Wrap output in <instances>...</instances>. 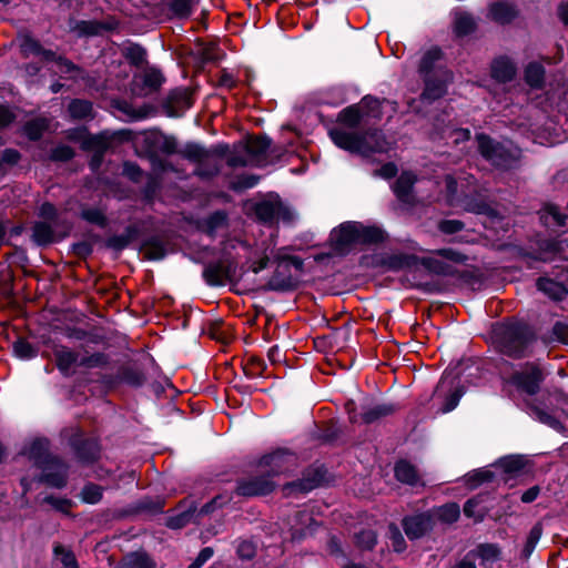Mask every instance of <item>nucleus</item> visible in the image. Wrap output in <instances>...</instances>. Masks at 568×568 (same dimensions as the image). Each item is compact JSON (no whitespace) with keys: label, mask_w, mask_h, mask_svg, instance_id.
Listing matches in <instances>:
<instances>
[{"label":"nucleus","mask_w":568,"mask_h":568,"mask_svg":"<svg viewBox=\"0 0 568 568\" xmlns=\"http://www.w3.org/2000/svg\"><path fill=\"white\" fill-rule=\"evenodd\" d=\"M254 213L257 220L271 227L268 239L264 242L265 247L262 256L257 263L251 266V270L255 273L263 270L270 260V253L273 252L275 246V229L274 226L280 222L284 224H291L296 220V213L282 201L278 194L268 193L264 195L254 204Z\"/></svg>","instance_id":"1"},{"label":"nucleus","mask_w":568,"mask_h":568,"mask_svg":"<svg viewBox=\"0 0 568 568\" xmlns=\"http://www.w3.org/2000/svg\"><path fill=\"white\" fill-rule=\"evenodd\" d=\"M385 237V232L381 227L349 221L334 229L329 241L336 253L346 254L358 244H377Z\"/></svg>","instance_id":"2"},{"label":"nucleus","mask_w":568,"mask_h":568,"mask_svg":"<svg viewBox=\"0 0 568 568\" xmlns=\"http://www.w3.org/2000/svg\"><path fill=\"white\" fill-rule=\"evenodd\" d=\"M24 455L42 469V480L49 486L62 488L67 484L68 465L49 452V440L34 439L24 450Z\"/></svg>","instance_id":"3"},{"label":"nucleus","mask_w":568,"mask_h":568,"mask_svg":"<svg viewBox=\"0 0 568 568\" xmlns=\"http://www.w3.org/2000/svg\"><path fill=\"white\" fill-rule=\"evenodd\" d=\"M332 141L341 149L366 154L368 152H386L389 143L378 130L367 131L363 135L347 132L343 129L329 131Z\"/></svg>","instance_id":"4"},{"label":"nucleus","mask_w":568,"mask_h":568,"mask_svg":"<svg viewBox=\"0 0 568 568\" xmlns=\"http://www.w3.org/2000/svg\"><path fill=\"white\" fill-rule=\"evenodd\" d=\"M478 151L491 165L500 170H509L516 166L520 151L510 142H498L485 134L476 136Z\"/></svg>","instance_id":"5"},{"label":"nucleus","mask_w":568,"mask_h":568,"mask_svg":"<svg viewBox=\"0 0 568 568\" xmlns=\"http://www.w3.org/2000/svg\"><path fill=\"white\" fill-rule=\"evenodd\" d=\"M227 146H217L206 150L200 144L189 143L178 152L185 159L197 163V174L210 178L216 174L222 164V159L226 155Z\"/></svg>","instance_id":"6"},{"label":"nucleus","mask_w":568,"mask_h":568,"mask_svg":"<svg viewBox=\"0 0 568 568\" xmlns=\"http://www.w3.org/2000/svg\"><path fill=\"white\" fill-rule=\"evenodd\" d=\"M534 343L531 331L521 325L508 326L503 331L500 349L513 357H521L529 353Z\"/></svg>","instance_id":"7"},{"label":"nucleus","mask_w":568,"mask_h":568,"mask_svg":"<svg viewBox=\"0 0 568 568\" xmlns=\"http://www.w3.org/2000/svg\"><path fill=\"white\" fill-rule=\"evenodd\" d=\"M62 436L68 440L75 456L82 463H92L99 457L100 446L94 438H84L83 432L78 427L65 428Z\"/></svg>","instance_id":"8"},{"label":"nucleus","mask_w":568,"mask_h":568,"mask_svg":"<svg viewBox=\"0 0 568 568\" xmlns=\"http://www.w3.org/2000/svg\"><path fill=\"white\" fill-rule=\"evenodd\" d=\"M436 256L425 257L422 263L429 271L440 275H452L454 273L453 266L448 262L464 263L466 256L452 248H442L435 252Z\"/></svg>","instance_id":"9"},{"label":"nucleus","mask_w":568,"mask_h":568,"mask_svg":"<svg viewBox=\"0 0 568 568\" xmlns=\"http://www.w3.org/2000/svg\"><path fill=\"white\" fill-rule=\"evenodd\" d=\"M542 373L535 364H527L519 371H516L508 382L519 390L534 395L539 390L542 382Z\"/></svg>","instance_id":"10"},{"label":"nucleus","mask_w":568,"mask_h":568,"mask_svg":"<svg viewBox=\"0 0 568 568\" xmlns=\"http://www.w3.org/2000/svg\"><path fill=\"white\" fill-rule=\"evenodd\" d=\"M445 184L447 202L450 205L460 204L464 210L476 214H493V209L484 201H475L467 195H465L463 199H459L457 195V181L453 176L447 175L445 179Z\"/></svg>","instance_id":"11"},{"label":"nucleus","mask_w":568,"mask_h":568,"mask_svg":"<svg viewBox=\"0 0 568 568\" xmlns=\"http://www.w3.org/2000/svg\"><path fill=\"white\" fill-rule=\"evenodd\" d=\"M463 393L456 382V378L449 375H444L435 392L434 397L437 399H443V413H448L453 410L459 403Z\"/></svg>","instance_id":"12"},{"label":"nucleus","mask_w":568,"mask_h":568,"mask_svg":"<svg viewBox=\"0 0 568 568\" xmlns=\"http://www.w3.org/2000/svg\"><path fill=\"white\" fill-rule=\"evenodd\" d=\"M236 265L230 261H219L205 266L203 277L212 286H222L236 278Z\"/></svg>","instance_id":"13"},{"label":"nucleus","mask_w":568,"mask_h":568,"mask_svg":"<svg viewBox=\"0 0 568 568\" xmlns=\"http://www.w3.org/2000/svg\"><path fill=\"white\" fill-rule=\"evenodd\" d=\"M101 379L110 387L122 383L131 386H140L144 383V375L136 365L125 364L119 367L116 374L105 373L102 375Z\"/></svg>","instance_id":"14"},{"label":"nucleus","mask_w":568,"mask_h":568,"mask_svg":"<svg viewBox=\"0 0 568 568\" xmlns=\"http://www.w3.org/2000/svg\"><path fill=\"white\" fill-rule=\"evenodd\" d=\"M364 108L371 109L372 112L378 111L379 102L376 99L366 97L362 100L361 104L344 109L338 115L339 122L348 128L357 126L364 115L368 114L363 111Z\"/></svg>","instance_id":"15"},{"label":"nucleus","mask_w":568,"mask_h":568,"mask_svg":"<svg viewBox=\"0 0 568 568\" xmlns=\"http://www.w3.org/2000/svg\"><path fill=\"white\" fill-rule=\"evenodd\" d=\"M193 104L191 91L178 88L170 92L163 108L169 116H181Z\"/></svg>","instance_id":"16"},{"label":"nucleus","mask_w":568,"mask_h":568,"mask_svg":"<svg viewBox=\"0 0 568 568\" xmlns=\"http://www.w3.org/2000/svg\"><path fill=\"white\" fill-rule=\"evenodd\" d=\"M52 354L54 356L58 369L65 376L74 373V367H79L80 353L67 347L64 345L54 344L52 346Z\"/></svg>","instance_id":"17"},{"label":"nucleus","mask_w":568,"mask_h":568,"mask_svg":"<svg viewBox=\"0 0 568 568\" xmlns=\"http://www.w3.org/2000/svg\"><path fill=\"white\" fill-rule=\"evenodd\" d=\"M110 143V139L105 134L88 135L84 138L82 146L93 152L90 161V168L93 171L100 168Z\"/></svg>","instance_id":"18"},{"label":"nucleus","mask_w":568,"mask_h":568,"mask_svg":"<svg viewBox=\"0 0 568 568\" xmlns=\"http://www.w3.org/2000/svg\"><path fill=\"white\" fill-rule=\"evenodd\" d=\"M39 216L45 220L55 230V235L61 240L65 237L71 229L70 223L67 219L58 212L54 205L51 203H43L40 206Z\"/></svg>","instance_id":"19"},{"label":"nucleus","mask_w":568,"mask_h":568,"mask_svg":"<svg viewBox=\"0 0 568 568\" xmlns=\"http://www.w3.org/2000/svg\"><path fill=\"white\" fill-rule=\"evenodd\" d=\"M180 511L172 515L166 520V526L171 529H181L191 523H200L197 509L193 503L186 500L181 501L179 505Z\"/></svg>","instance_id":"20"},{"label":"nucleus","mask_w":568,"mask_h":568,"mask_svg":"<svg viewBox=\"0 0 568 568\" xmlns=\"http://www.w3.org/2000/svg\"><path fill=\"white\" fill-rule=\"evenodd\" d=\"M433 525L432 517L428 514L406 517L403 520L405 534L409 539H417L430 530Z\"/></svg>","instance_id":"21"},{"label":"nucleus","mask_w":568,"mask_h":568,"mask_svg":"<svg viewBox=\"0 0 568 568\" xmlns=\"http://www.w3.org/2000/svg\"><path fill=\"white\" fill-rule=\"evenodd\" d=\"M145 143L155 153L173 154L178 153V143L173 136L159 131H152L145 136Z\"/></svg>","instance_id":"22"},{"label":"nucleus","mask_w":568,"mask_h":568,"mask_svg":"<svg viewBox=\"0 0 568 568\" xmlns=\"http://www.w3.org/2000/svg\"><path fill=\"white\" fill-rule=\"evenodd\" d=\"M517 14L515 6L504 1L491 3L488 10V17L499 24L510 23Z\"/></svg>","instance_id":"23"},{"label":"nucleus","mask_w":568,"mask_h":568,"mask_svg":"<svg viewBox=\"0 0 568 568\" xmlns=\"http://www.w3.org/2000/svg\"><path fill=\"white\" fill-rule=\"evenodd\" d=\"M270 140L251 135V168L266 166L268 164L267 150L270 149Z\"/></svg>","instance_id":"24"},{"label":"nucleus","mask_w":568,"mask_h":568,"mask_svg":"<svg viewBox=\"0 0 568 568\" xmlns=\"http://www.w3.org/2000/svg\"><path fill=\"white\" fill-rule=\"evenodd\" d=\"M45 62L51 63L50 70L61 77H67L69 79L82 77L83 71L78 65L62 57H58L55 53L54 58H50Z\"/></svg>","instance_id":"25"},{"label":"nucleus","mask_w":568,"mask_h":568,"mask_svg":"<svg viewBox=\"0 0 568 568\" xmlns=\"http://www.w3.org/2000/svg\"><path fill=\"white\" fill-rule=\"evenodd\" d=\"M415 175L410 172H404L399 175L394 184V192L399 201L403 203H412L413 195L412 189L415 183Z\"/></svg>","instance_id":"26"},{"label":"nucleus","mask_w":568,"mask_h":568,"mask_svg":"<svg viewBox=\"0 0 568 568\" xmlns=\"http://www.w3.org/2000/svg\"><path fill=\"white\" fill-rule=\"evenodd\" d=\"M32 239L39 245H48L60 239L55 235V230L45 220L36 222L32 227Z\"/></svg>","instance_id":"27"},{"label":"nucleus","mask_w":568,"mask_h":568,"mask_svg":"<svg viewBox=\"0 0 568 568\" xmlns=\"http://www.w3.org/2000/svg\"><path fill=\"white\" fill-rule=\"evenodd\" d=\"M516 65L508 58H498L491 65V75L499 82H508L516 74Z\"/></svg>","instance_id":"28"},{"label":"nucleus","mask_w":568,"mask_h":568,"mask_svg":"<svg viewBox=\"0 0 568 568\" xmlns=\"http://www.w3.org/2000/svg\"><path fill=\"white\" fill-rule=\"evenodd\" d=\"M248 161V135H244L239 145L226 156L227 165L237 169L244 168Z\"/></svg>","instance_id":"29"},{"label":"nucleus","mask_w":568,"mask_h":568,"mask_svg":"<svg viewBox=\"0 0 568 568\" xmlns=\"http://www.w3.org/2000/svg\"><path fill=\"white\" fill-rule=\"evenodd\" d=\"M537 287L544 294L552 300L561 301L568 294L564 284L548 277H541L537 281Z\"/></svg>","instance_id":"30"},{"label":"nucleus","mask_w":568,"mask_h":568,"mask_svg":"<svg viewBox=\"0 0 568 568\" xmlns=\"http://www.w3.org/2000/svg\"><path fill=\"white\" fill-rule=\"evenodd\" d=\"M323 480V474L320 469H312L307 473V477H304L297 483L288 484L285 489L291 491L307 493L317 487Z\"/></svg>","instance_id":"31"},{"label":"nucleus","mask_w":568,"mask_h":568,"mask_svg":"<svg viewBox=\"0 0 568 568\" xmlns=\"http://www.w3.org/2000/svg\"><path fill=\"white\" fill-rule=\"evenodd\" d=\"M196 48L205 62H215L223 57V50L213 41L197 40Z\"/></svg>","instance_id":"32"},{"label":"nucleus","mask_w":568,"mask_h":568,"mask_svg":"<svg viewBox=\"0 0 568 568\" xmlns=\"http://www.w3.org/2000/svg\"><path fill=\"white\" fill-rule=\"evenodd\" d=\"M396 478L408 485H416L419 481L418 474L413 465L405 460H400L395 466Z\"/></svg>","instance_id":"33"},{"label":"nucleus","mask_w":568,"mask_h":568,"mask_svg":"<svg viewBox=\"0 0 568 568\" xmlns=\"http://www.w3.org/2000/svg\"><path fill=\"white\" fill-rule=\"evenodd\" d=\"M484 497L477 496L469 499L464 506V514L475 521H481L488 511V507L484 504Z\"/></svg>","instance_id":"34"},{"label":"nucleus","mask_w":568,"mask_h":568,"mask_svg":"<svg viewBox=\"0 0 568 568\" xmlns=\"http://www.w3.org/2000/svg\"><path fill=\"white\" fill-rule=\"evenodd\" d=\"M109 364V356L104 353L97 352L89 354L88 352H84L83 354L80 353V361H79V367H84L88 369L92 368H104Z\"/></svg>","instance_id":"35"},{"label":"nucleus","mask_w":568,"mask_h":568,"mask_svg":"<svg viewBox=\"0 0 568 568\" xmlns=\"http://www.w3.org/2000/svg\"><path fill=\"white\" fill-rule=\"evenodd\" d=\"M21 51L26 55H37L41 60L47 61L50 58H54V52L44 50L38 41L32 38L26 37L21 42Z\"/></svg>","instance_id":"36"},{"label":"nucleus","mask_w":568,"mask_h":568,"mask_svg":"<svg viewBox=\"0 0 568 568\" xmlns=\"http://www.w3.org/2000/svg\"><path fill=\"white\" fill-rule=\"evenodd\" d=\"M141 79L144 85L145 94L158 91L164 82L163 74L154 68L146 69L143 72Z\"/></svg>","instance_id":"37"},{"label":"nucleus","mask_w":568,"mask_h":568,"mask_svg":"<svg viewBox=\"0 0 568 568\" xmlns=\"http://www.w3.org/2000/svg\"><path fill=\"white\" fill-rule=\"evenodd\" d=\"M540 219L547 226H565L567 215L561 213L556 205L548 204L544 207Z\"/></svg>","instance_id":"38"},{"label":"nucleus","mask_w":568,"mask_h":568,"mask_svg":"<svg viewBox=\"0 0 568 568\" xmlns=\"http://www.w3.org/2000/svg\"><path fill=\"white\" fill-rule=\"evenodd\" d=\"M264 462L266 465L273 467V471L275 474H280L287 470L285 465L293 464L295 462V456L290 453L277 452L272 454L271 456L265 457Z\"/></svg>","instance_id":"39"},{"label":"nucleus","mask_w":568,"mask_h":568,"mask_svg":"<svg viewBox=\"0 0 568 568\" xmlns=\"http://www.w3.org/2000/svg\"><path fill=\"white\" fill-rule=\"evenodd\" d=\"M68 111L71 118L75 120H87L92 118V104L85 100H72L69 104Z\"/></svg>","instance_id":"40"},{"label":"nucleus","mask_w":568,"mask_h":568,"mask_svg":"<svg viewBox=\"0 0 568 568\" xmlns=\"http://www.w3.org/2000/svg\"><path fill=\"white\" fill-rule=\"evenodd\" d=\"M454 26L455 32L458 36H466L474 31L476 24L474 18L469 13L457 11L455 12Z\"/></svg>","instance_id":"41"},{"label":"nucleus","mask_w":568,"mask_h":568,"mask_svg":"<svg viewBox=\"0 0 568 568\" xmlns=\"http://www.w3.org/2000/svg\"><path fill=\"white\" fill-rule=\"evenodd\" d=\"M545 69L538 62H531L526 67L525 80L532 88H539L544 82Z\"/></svg>","instance_id":"42"},{"label":"nucleus","mask_w":568,"mask_h":568,"mask_svg":"<svg viewBox=\"0 0 568 568\" xmlns=\"http://www.w3.org/2000/svg\"><path fill=\"white\" fill-rule=\"evenodd\" d=\"M473 554L475 557H479L481 559V564L485 565L487 562L491 564L498 560L500 557V549L494 544H481Z\"/></svg>","instance_id":"43"},{"label":"nucleus","mask_w":568,"mask_h":568,"mask_svg":"<svg viewBox=\"0 0 568 568\" xmlns=\"http://www.w3.org/2000/svg\"><path fill=\"white\" fill-rule=\"evenodd\" d=\"M442 58V51L438 48H432L426 51L420 60L419 71L424 77L430 75L435 63Z\"/></svg>","instance_id":"44"},{"label":"nucleus","mask_w":568,"mask_h":568,"mask_svg":"<svg viewBox=\"0 0 568 568\" xmlns=\"http://www.w3.org/2000/svg\"><path fill=\"white\" fill-rule=\"evenodd\" d=\"M135 235H136L135 229L132 226H129V227H126L124 233L109 237L108 246L112 247L114 250H118V251L123 250L134 240Z\"/></svg>","instance_id":"45"},{"label":"nucleus","mask_w":568,"mask_h":568,"mask_svg":"<svg viewBox=\"0 0 568 568\" xmlns=\"http://www.w3.org/2000/svg\"><path fill=\"white\" fill-rule=\"evenodd\" d=\"M425 78V90L423 92V98L426 100H436L440 98L445 91L446 85L443 81H434L430 75Z\"/></svg>","instance_id":"46"},{"label":"nucleus","mask_w":568,"mask_h":568,"mask_svg":"<svg viewBox=\"0 0 568 568\" xmlns=\"http://www.w3.org/2000/svg\"><path fill=\"white\" fill-rule=\"evenodd\" d=\"M166 7L176 18H187L192 13V0H168Z\"/></svg>","instance_id":"47"},{"label":"nucleus","mask_w":568,"mask_h":568,"mask_svg":"<svg viewBox=\"0 0 568 568\" xmlns=\"http://www.w3.org/2000/svg\"><path fill=\"white\" fill-rule=\"evenodd\" d=\"M435 514L439 520L452 524L459 518L460 509L457 504L450 503L439 507Z\"/></svg>","instance_id":"48"},{"label":"nucleus","mask_w":568,"mask_h":568,"mask_svg":"<svg viewBox=\"0 0 568 568\" xmlns=\"http://www.w3.org/2000/svg\"><path fill=\"white\" fill-rule=\"evenodd\" d=\"M442 138L452 141L453 144L458 145L462 142L469 140L470 132L467 129H456L453 126H446L442 131Z\"/></svg>","instance_id":"49"},{"label":"nucleus","mask_w":568,"mask_h":568,"mask_svg":"<svg viewBox=\"0 0 568 568\" xmlns=\"http://www.w3.org/2000/svg\"><path fill=\"white\" fill-rule=\"evenodd\" d=\"M53 552L60 559L62 568H79L73 552L64 548L61 544L54 545Z\"/></svg>","instance_id":"50"},{"label":"nucleus","mask_w":568,"mask_h":568,"mask_svg":"<svg viewBox=\"0 0 568 568\" xmlns=\"http://www.w3.org/2000/svg\"><path fill=\"white\" fill-rule=\"evenodd\" d=\"M81 217L87 222L101 227L106 225V217L103 211L98 207H83L81 210Z\"/></svg>","instance_id":"51"},{"label":"nucleus","mask_w":568,"mask_h":568,"mask_svg":"<svg viewBox=\"0 0 568 568\" xmlns=\"http://www.w3.org/2000/svg\"><path fill=\"white\" fill-rule=\"evenodd\" d=\"M230 500L231 498L227 495H217L197 510V516L200 519H202L204 516H207L214 513L216 509L222 508Z\"/></svg>","instance_id":"52"},{"label":"nucleus","mask_w":568,"mask_h":568,"mask_svg":"<svg viewBox=\"0 0 568 568\" xmlns=\"http://www.w3.org/2000/svg\"><path fill=\"white\" fill-rule=\"evenodd\" d=\"M393 410L394 407L392 405L379 404L365 410L363 414V420L365 423H372L383 416L389 415Z\"/></svg>","instance_id":"53"},{"label":"nucleus","mask_w":568,"mask_h":568,"mask_svg":"<svg viewBox=\"0 0 568 568\" xmlns=\"http://www.w3.org/2000/svg\"><path fill=\"white\" fill-rule=\"evenodd\" d=\"M131 568H154L151 558L145 554L133 552L124 557Z\"/></svg>","instance_id":"54"},{"label":"nucleus","mask_w":568,"mask_h":568,"mask_svg":"<svg viewBox=\"0 0 568 568\" xmlns=\"http://www.w3.org/2000/svg\"><path fill=\"white\" fill-rule=\"evenodd\" d=\"M144 253L151 260H161L165 255V248L160 241L152 239L144 244Z\"/></svg>","instance_id":"55"},{"label":"nucleus","mask_w":568,"mask_h":568,"mask_svg":"<svg viewBox=\"0 0 568 568\" xmlns=\"http://www.w3.org/2000/svg\"><path fill=\"white\" fill-rule=\"evenodd\" d=\"M45 129H47V123H45V120H43V119H36V120L29 121L24 126L26 134L31 140L40 139Z\"/></svg>","instance_id":"56"},{"label":"nucleus","mask_w":568,"mask_h":568,"mask_svg":"<svg viewBox=\"0 0 568 568\" xmlns=\"http://www.w3.org/2000/svg\"><path fill=\"white\" fill-rule=\"evenodd\" d=\"M82 499L89 504H97L102 498V489L100 486L94 484L85 485L82 489Z\"/></svg>","instance_id":"57"},{"label":"nucleus","mask_w":568,"mask_h":568,"mask_svg":"<svg viewBox=\"0 0 568 568\" xmlns=\"http://www.w3.org/2000/svg\"><path fill=\"white\" fill-rule=\"evenodd\" d=\"M13 351L20 358H31L36 355L33 347L26 339H18L13 344Z\"/></svg>","instance_id":"58"},{"label":"nucleus","mask_w":568,"mask_h":568,"mask_svg":"<svg viewBox=\"0 0 568 568\" xmlns=\"http://www.w3.org/2000/svg\"><path fill=\"white\" fill-rule=\"evenodd\" d=\"M43 501L51 505L54 509L65 514H68L72 507L71 500L54 496H47Z\"/></svg>","instance_id":"59"},{"label":"nucleus","mask_w":568,"mask_h":568,"mask_svg":"<svg viewBox=\"0 0 568 568\" xmlns=\"http://www.w3.org/2000/svg\"><path fill=\"white\" fill-rule=\"evenodd\" d=\"M20 154L17 150L6 149L0 151V171L4 169V165H13L18 163Z\"/></svg>","instance_id":"60"},{"label":"nucleus","mask_w":568,"mask_h":568,"mask_svg":"<svg viewBox=\"0 0 568 568\" xmlns=\"http://www.w3.org/2000/svg\"><path fill=\"white\" fill-rule=\"evenodd\" d=\"M74 155V151L69 145H58L51 152V158L54 161H69Z\"/></svg>","instance_id":"61"},{"label":"nucleus","mask_w":568,"mask_h":568,"mask_svg":"<svg viewBox=\"0 0 568 568\" xmlns=\"http://www.w3.org/2000/svg\"><path fill=\"white\" fill-rule=\"evenodd\" d=\"M541 534H542V528L539 524L535 525L531 528L529 536L527 538L526 546H525L526 552L530 554L535 549L537 542L539 541V539L541 537Z\"/></svg>","instance_id":"62"},{"label":"nucleus","mask_w":568,"mask_h":568,"mask_svg":"<svg viewBox=\"0 0 568 568\" xmlns=\"http://www.w3.org/2000/svg\"><path fill=\"white\" fill-rule=\"evenodd\" d=\"M274 489V484L270 480H264L263 483H258L256 480H251V495H266Z\"/></svg>","instance_id":"63"},{"label":"nucleus","mask_w":568,"mask_h":568,"mask_svg":"<svg viewBox=\"0 0 568 568\" xmlns=\"http://www.w3.org/2000/svg\"><path fill=\"white\" fill-rule=\"evenodd\" d=\"M438 227L445 234H454L459 232L464 224L457 220H444L439 223Z\"/></svg>","instance_id":"64"}]
</instances>
